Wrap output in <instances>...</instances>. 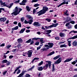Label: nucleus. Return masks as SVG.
<instances>
[{
	"label": "nucleus",
	"mask_w": 77,
	"mask_h": 77,
	"mask_svg": "<svg viewBox=\"0 0 77 77\" xmlns=\"http://www.w3.org/2000/svg\"><path fill=\"white\" fill-rule=\"evenodd\" d=\"M48 8L47 7L44 6L43 7V9L42 10L37 12V14H39L38 15V16H40L41 15H42V14H44L47 11H48Z\"/></svg>",
	"instance_id": "f257e3e1"
},
{
	"label": "nucleus",
	"mask_w": 77,
	"mask_h": 77,
	"mask_svg": "<svg viewBox=\"0 0 77 77\" xmlns=\"http://www.w3.org/2000/svg\"><path fill=\"white\" fill-rule=\"evenodd\" d=\"M23 9L20 8L18 9V7H16L15 8L14 11L11 14V15H12L13 16L14 14V15L16 16V15H17L19 14L20 12Z\"/></svg>",
	"instance_id": "f03ea898"
},
{
	"label": "nucleus",
	"mask_w": 77,
	"mask_h": 77,
	"mask_svg": "<svg viewBox=\"0 0 77 77\" xmlns=\"http://www.w3.org/2000/svg\"><path fill=\"white\" fill-rule=\"evenodd\" d=\"M32 51H33L32 50H30L28 51L27 54L28 55V57H31V56H32Z\"/></svg>",
	"instance_id": "7ed1b4c3"
},
{
	"label": "nucleus",
	"mask_w": 77,
	"mask_h": 77,
	"mask_svg": "<svg viewBox=\"0 0 77 77\" xmlns=\"http://www.w3.org/2000/svg\"><path fill=\"white\" fill-rule=\"evenodd\" d=\"M62 62V58L60 57L57 60L56 62L54 63V64H59L60 63V62Z\"/></svg>",
	"instance_id": "20e7f679"
},
{
	"label": "nucleus",
	"mask_w": 77,
	"mask_h": 77,
	"mask_svg": "<svg viewBox=\"0 0 77 77\" xmlns=\"http://www.w3.org/2000/svg\"><path fill=\"white\" fill-rule=\"evenodd\" d=\"M34 26H36L37 27H39L41 26V24L39 23L38 22H35L33 24Z\"/></svg>",
	"instance_id": "39448f33"
},
{
	"label": "nucleus",
	"mask_w": 77,
	"mask_h": 77,
	"mask_svg": "<svg viewBox=\"0 0 77 77\" xmlns=\"http://www.w3.org/2000/svg\"><path fill=\"white\" fill-rule=\"evenodd\" d=\"M46 63H48V68L50 69L51 68V62L50 61H46Z\"/></svg>",
	"instance_id": "423d86ee"
},
{
	"label": "nucleus",
	"mask_w": 77,
	"mask_h": 77,
	"mask_svg": "<svg viewBox=\"0 0 77 77\" xmlns=\"http://www.w3.org/2000/svg\"><path fill=\"white\" fill-rule=\"evenodd\" d=\"M48 64L47 63L45 64V65L43 67V69H44L45 70V69H47L48 68Z\"/></svg>",
	"instance_id": "0eeeda50"
},
{
	"label": "nucleus",
	"mask_w": 77,
	"mask_h": 77,
	"mask_svg": "<svg viewBox=\"0 0 77 77\" xmlns=\"http://www.w3.org/2000/svg\"><path fill=\"white\" fill-rule=\"evenodd\" d=\"M6 18L5 17L1 18H0V21L2 22H5L6 21Z\"/></svg>",
	"instance_id": "6e6552de"
},
{
	"label": "nucleus",
	"mask_w": 77,
	"mask_h": 77,
	"mask_svg": "<svg viewBox=\"0 0 77 77\" xmlns=\"http://www.w3.org/2000/svg\"><path fill=\"white\" fill-rule=\"evenodd\" d=\"M48 44L49 45V48H52L53 46L54 45V44L53 43H48Z\"/></svg>",
	"instance_id": "1a4fd4ad"
},
{
	"label": "nucleus",
	"mask_w": 77,
	"mask_h": 77,
	"mask_svg": "<svg viewBox=\"0 0 77 77\" xmlns=\"http://www.w3.org/2000/svg\"><path fill=\"white\" fill-rule=\"evenodd\" d=\"M76 38H77V35L75 36L72 37H71V38H69L68 39H67V41H68V40H69V39H76Z\"/></svg>",
	"instance_id": "9d476101"
},
{
	"label": "nucleus",
	"mask_w": 77,
	"mask_h": 77,
	"mask_svg": "<svg viewBox=\"0 0 77 77\" xmlns=\"http://www.w3.org/2000/svg\"><path fill=\"white\" fill-rule=\"evenodd\" d=\"M72 60V58L67 59L64 61V63H65L66 62H70V61H71V60Z\"/></svg>",
	"instance_id": "9b49d317"
},
{
	"label": "nucleus",
	"mask_w": 77,
	"mask_h": 77,
	"mask_svg": "<svg viewBox=\"0 0 77 77\" xmlns=\"http://www.w3.org/2000/svg\"><path fill=\"white\" fill-rule=\"evenodd\" d=\"M58 24H59L58 23H57L56 24L53 23V24L51 25V28H52V27H56V26H57Z\"/></svg>",
	"instance_id": "f8f14e48"
},
{
	"label": "nucleus",
	"mask_w": 77,
	"mask_h": 77,
	"mask_svg": "<svg viewBox=\"0 0 77 77\" xmlns=\"http://www.w3.org/2000/svg\"><path fill=\"white\" fill-rule=\"evenodd\" d=\"M17 42L19 44H21L23 42V39L21 38H18L17 40Z\"/></svg>",
	"instance_id": "ddd939ff"
},
{
	"label": "nucleus",
	"mask_w": 77,
	"mask_h": 77,
	"mask_svg": "<svg viewBox=\"0 0 77 77\" xmlns=\"http://www.w3.org/2000/svg\"><path fill=\"white\" fill-rule=\"evenodd\" d=\"M25 30H26V28H24L23 29H22L19 32L20 33H24V32L25 31Z\"/></svg>",
	"instance_id": "4468645a"
},
{
	"label": "nucleus",
	"mask_w": 77,
	"mask_h": 77,
	"mask_svg": "<svg viewBox=\"0 0 77 77\" xmlns=\"http://www.w3.org/2000/svg\"><path fill=\"white\" fill-rule=\"evenodd\" d=\"M71 18H69V20L68 19H67V20H66L65 22H63V23L64 24H65V23H68L69 21H71Z\"/></svg>",
	"instance_id": "2eb2a0df"
},
{
	"label": "nucleus",
	"mask_w": 77,
	"mask_h": 77,
	"mask_svg": "<svg viewBox=\"0 0 77 77\" xmlns=\"http://www.w3.org/2000/svg\"><path fill=\"white\" fill-rule=\"evenodd\" d=\"M0 4H1L0 5L1 6H5V3H6V2H3V1H2V0H0Z\"/></svg>",
	"instance_id": "dca6fc26"
},
{
	"label": "nucleus",
	"mask_w": 77,
	"mask_h": 77,
	"mask_svg": "<svg viewBox=\"0 0 77 77\" xmlns=\"http://www.w3.org/2000/svg\"><path fill=\"white\" fill-rule=\"evenodd\" d=\"M8 63V60H4L2 61V64H4L5 63Z\"/></svg>",
	"instance_id": "f3484780"
},
{
	"label": "nucleus",
	"mask_w": 77,
	"mask_h": 77,
	"mask_svg": "<svg viewBox=\"0 0 77 77\" xmlns=\"http://www.w3.org/2000/svg\"><path fill=\"white\" fill-rule=\"evenodd\" d=\"M34 68H35V66H32L31 68H30L27 70L28 71H32V69H33Z\"/></svg>",
	"instance_id": "a211bd4d"
},
{
	"label": "nucleus",
	"mask_w": 77,
	"mask_h": 77,
	"mask_svg": "<svg viewBox=\"0 0 77 77\" xmlns=\"http://www.w3.org/2000/svg\"><path fill=\"white\" fill-rule=\"evenodd\" d=\"M26 10L28 12H30L31 10L30 7L28 6H26Z\"/></svg>",
	"instance_id": "6ab92c4d"
},
{
	"label": "nucleus",
	"mask_w": 77,
	"mask_h": 77,
	"mask_svg": "<svg viewBox=\"0 0 77 77\" xmlns=\"http://www.w3.org/2000/svg\"><path fill=\"white\" fill-rule=\"evenodd\" d=\"M4 6H6V7H7V8H9V4L8 3L6 2V3H5V5H4Z\"/></svg>",
	"instance_id": "aec40b11"
},
{
	"label": "nucleus",
	"mask_w": 77,
	"mask_h": 77,
	"mask_svg": "<svg viewBox=\"0 0 77 77\" xmlns=\"http://www.w3.org/2000/svg\"><path fill=\"white\" fill-rule=\"evenodd\" d=\"M43 67L42 66L39 67L38 69V71H42L43 70Z\"/></svg>",
	"instance_id": "412c9836"
},
{
	"label": "nucleus",
	"mask_w": 77,
	"mask_h": 77,
	"mask_svg": "<svg viewBox=\"0 0 77 77\" xmlns=\"http://www.w3.org/2000/svg\"><path fill=\"white\" fill-rule=\"evenodd\" d=\"M59 35L60 37H65V35H64V33L60 32V33Z\"/></svg>",
	"instance_id": "4be33fe9"
},
{
	"label": "nucleus",
	"mask_w": 77,
	"mask_h": 77,
	"mask_svg": "<svg viewBox=\"0 0 77 77\" xmlns=\"http://www.w3.org/2000/svg\"><path fill=\"white\" fill-rule=\"evenodd\" d=\"M72 45L73 46H77V41H74L72 43Z\"/></svg>",
	"instance_id": "5701e85b"
},
{
	"label": "nucleus",
	"mask_w": 77,
	"mask_h": 77,
	"mask_svg": "<svg viewBox=\"0 0 77 77\" xmlns=\"http://www.w3.org/2000/svg\"><path fill=\"white\" fill-rule=\"evenodd\" d=\"M54 51H53L48 54L47 55V56H51V55L54 54Z\"/></svg>",
	"instance_id": "b1692460"
},
{
	"label": "nucleus",
	"mask_w": 77,
	"mask_h": 77,
	"mask_svg": "<svg viewBox=\"0 0 77 77\" xmlns=\"http://www.w3.org/2000/svg\"><path fill=\"white\" fill-rule=\"evenodd\" d=\"M18 26H17L12 29V30H18Z\"/></svg>",
	"instance_id": "393cba45"
},
{
	"label": "nucleus",
	"mask_w": 77,
	"mask_h": 77,
	"mask_svg": "<svg viewBox=\"0 0 77 77\" xmlns=\"http://www.w3.org/2000/svg\"><path fill=\"white\" fill-rule=\"evenodd\" d=\"M44 39L43 38H33L32 39V40H37L38 39Z\"/></svg>",
	"instance_id": "a878e982"
},
{
	"label": "nucleus",
	"mask_w": 77,
	"mask_h": 77,
	"mask_svg": "<svg viewBox=\"0 0 77 77\" xmlns=\"http://www.w3.org/2000/svg\"><path fill=\"white\" fill-rule=\"evenodd\" d=\"M54 64H52V72H54V70H55V68H54Z\"/></svg>",
	"instance_id": "bb28decb"
},
{
	"label": "nucleus",
	"mask_w": 77,
	"mask_h": 77,
	"mask_svg": "<svg viewBox=\"0 0 77 77\" xmlns=\"http://www.w3.org/2000/svg\"><path fill=\"white\" fill-rule=\"evenodd\" d=\"M72 32L74 33H77V31L72 30L69 32V34H71V33Z\"/></svg>",
	"instance_id": "cd10ccee"
},
{
	"label": "nucleus",
	"mask_w": 77,
	"mask_h": 77,
	"mask_svg": "<svg viewBox=\"0 0 77 77\" xmlns=\"http://www.w3.org/2000/svg\"><path fill=\"white\" fill-rule=\"evenodd\" d=\"M67 45L65 44L62 45H60V48H62L63 47H66Z\"/></svg>",
	"instance_id": "c85d7f7f"
},
{
	"label": "nucleus",
	"mask_w": 77,
	"mask_h": 77,
	"mask_svg": "<svg viewBox=\"0 0 77 77\" xmlns=\"http://www.w3.org/2000/svg\"><path fill=\"white\" fill-rule=\"evenodd\" d=\"M59 57H60V55H58L54 58L53 59L54 60H56V59H57L59 58Z\"/></svg>",
	"instance_id": "c756f323"
},
{
	"label": "nucleus",
	"mask_w": 77,
	"mask_h": 77,
	"mask_svg": "<svg viewBox=\"0 0 77 77\" xmlns=\"http://www.w3.org/2000/svg\"><path fill=\"white\" fill-rule=\"evenodd\" d=\"M39 58L37 57H35L34 58L33 60L32 61V63H33V62L35 60H39Z\"/></svg>",
	"instance_id": "7c9ffc66"
},
{
	"label": "nucleus",
	"mask_w": 77,
	"mask_h": 77,
	"mask_svg": "<svg viewBox=\"0 0 77 77\" xmlns=\"http://www.w3.org/2000/svg\"><path fill=\"white\" fill-rule=\"evenodd\" d=\"M26 17L28 18V19H33V18L31 16L27 15H26Z\"/></svg>",
	"instance_id": "2f4dec72"
},
{
	"label": "nucleus",
	"mask_w": 77,
	"mask_h": 77,
	"mask_svg": "<svg viewBox=\"0 0 77 77\" xmlns=\"http://www.w3.org/2000/svg\"><path fill=\"white\" fill-rule=\"evenodd\" d=\"M29 21H28L29 24H31L32 23L33 21V20L32 19L29 20Z\"/></svg>",
	"instance_id": "473e14b6"
},
{
	"label": "nucleus",
	"mask_w": 77,
	"mask_h": 77,
	"mask_svg": "<svg viewBox=\"0 0 77 77\" xmlns=\"http://www.w3.org/2000/svg\"><path fill=\"white\" fill-rule=\"evenodd\" d=\"M68 45L69 47H71V41H68Z\"/></svg>",
	"instance_id": "72a5a7b5"
},
{
	"label": "nucleus",
	"mask_w": 77,
	"mask_h": 77,
	"mask_svg": "<svg viewBox=\"0 0 77 77\" xmlns=\"http://www.w3.org/2000/svg\"><path fill=\"white\" fill-rule=\"evenodd\" d=\"M43 61H42L41 62L39 63L38 64V66H41V65H42L43 64Z\"/></svg>",
	"instance_id": "f704fd0d"
},
{
	"label": "nucleus",
	"mask_w": 77,
	"mask_h": 77,
	"mask_svg": "<svg viewBox=\"0 0 77 77\" xmlns=\"http://www.w3.org/2000/svg\"><path fill=\"white\" fill-rule=\"evenodd\" d=\"M45 28H46V29H49L50 28H51V25L49 26H45Z\"/></svg>",
	"instance_id": "c9c22d12"
},
{
	"label": "nucleus",
	"mask_w": 77,
	"mask_h": 77,
	"mask_svg": "<svg viewBox=\"0 0 77 77\" xmlns=\"http://www.w3.org/2000/svg\"><path fill=\"white\" fill-rule=\"evenodd\" d=\"M31 42V39H29L28 41L26 42V43H30Z\"/></svg>",
	"instance_id": "e433bc0d"
},
{
	"label": "nucleus",
	"mask_w": 77,
	"mask_h": 77,
	"mask_svg": "<svg viewBox=\"0 0 77 77\" xmlns=\"http://www.w3.org/2000/svg\"><path fill=\"white\" fill-rule=\"evenodd\" d=\"M31 76L30 75H29V74H26V75H25V77H30Z\"/></svg>",
	"instance_id": "4c0bfd02"
},
{
	"label": "nucleus",
	"mask_w": 77,
	"mask_h": 77,
	"mask_svg": "<svg viewBox=\"0 0 77 77\" xmlns=\"http://www.w3.org/2000/svg\"><path fill=\"white\" fill-rule=\"evenodd\" d=\"M45 20L46 21H47L48 22H50V21H51V19H48V18L46 19Z\"/></svg>",
	"instance_id": "58836bf2"
},
{
	"label": "nucleus",
	"mask_w": 77,
	"mask_h": 77,
	"mask_svg": "<svg viewBox=\"0 0 77 77\" xmlns=\"http://www.w3.org/2000/svg\"><path fill=\"white\" fill-rule=\"evenodd\" d=\"M23 75H24L22 73H22L21 74H19V75L18 76H19V77H21Z\"/></svg>",
	"instance_id": "ea45409f"
},
{
	"label": "nucleus",
	"mask_w": 77,
	"mask_h": 77,
	"mask_svg": "<svg viewBox=\"0 0 77 77\" xmlns=\"http://www.w3.org/2000/svg\"><path fill=\"white\" fill-rule=\"evenodd\" d=\"M70 23L72 24H75V21H71L70 22Z\"/></svg>",
	"instance_id": "a19ab883"
},
{
	"label": "nucleus",
	"mask_w": 77,
	"mask_h": 77,
	"mask_svg": "<svg viewBox=\"0 0 77 77\" xmlns=\"http://www.w3.org/2000/svg\"><path fill=\"white\" fill-rule=\"evenodd\" d=\"M63 3V5H65V4H66V5H68V2H66V1H64Z\"/></svg>",
	"instance_id": "79ce46f5"
},
{
	"label": "nucleus",
	"mask_w": 77,
	"mask_h": 77,
	"mask_svg": "<svg viewBox=\"0 0 77 77\" xmlns=\"http://www.w3.org/2000/svg\"><path fill=\"white\" fill-rule=\"evenodd\" d=\"M42 75V73L39 72L38 75V77H42V75Z\"/></svg>",
	"instance_id": "37998d69"
},
{
	"label": "nucleus",
	"mask_w": 77,
	"mask_h": 77,
	"mask_svg": "<svg viewBox=\"0 0 77 77\" xmlns=\"http://www.w3.org/2000/svg\"><path fill=\"white\" fill-rule=\"evenodd\" d=\"M51 30H46V32H48L49 33V34L50 33H51Z\"/></svg>",
	"instance_id": "c03bdc74"
},
{
	"label": "nucleus",
	"mask_w": 77,
	"mask_h": 77,
	"mask_svg": "<svg viewBox=\"0 0 77 77\" xmlns=\"http://www.w3.org/2000/svg\"><path fill=\"white\" fill-rule=\"evenodd\" d=\"M38 2V0H32L31 2L32 3H35V2Z\"/></svg>",
	"instance_id": "a18cd8bd"
},
{
	"label": "nucleus",
	"mask_w": 77,
	"mask_h": 77,
	"mask_svg": "<svg viewBox=\"0 0 77 77\" xmlns=\"http://www.w3.org/2000/svg\"><path fill=\"white\" fill-rule=\"evenodd\" d=\"M8 63L6 64L7 66H9V65H11V62L9 61H8Z\"/></svg>",
	"instance_id": "49530a36"
},
{
	"label": "nucleus",
	"mask_w": 77,
	"mask_h": 77,
	"mask_svg": "<svg viewBox=\"0 0 77 77\" xmlns=\"http://www.w3.org/2000/svg\"><path fill=\"white\" fill-rule=\"evenodd\" d=\"M39 6V4H37L34 5V7H38V6Z\"/></svg>",
	"instance_id": "de8ad7c7"
},
{
	"label": "nucleus",
	"mask_w": 77,
	"mask_h": 77,
	"mask_svg": "<svg viewBox=\"0 0 77 77\" xmlns=\"http://www.w3.org/2000/svg\"><path fill=\"white\" fill-rule=\"evenodd\" d=\"M14 5L13 3H12L11 4H10V6H9V8H10L12 7V6Z\"/></svg>",
	"instance_id": "09e8293b"
},
{
	"label": "nucleus",
	"mask_w": 77,
	"mask_h": 77,
	"mask_svg": "<svg viewBox=\"0 0 77 77\" xmlns=\"http://www.w3.org/2000/svg\"><path fill=\"white\" fill-rule=\"evenodd\" d=\"M33 44H34V41L33 40H32L31 41L30 45H32Z\"/></svg>",
	"instance_id": "8fccbe9b"
},
{
	"label": "nucleus",
	"mask_w": 77,
	"mask_h": 77,
	"mask_svg": "<svg viewBox=\"0 0 77 77\" xmlns=\"http://www.w3.org/2000/svg\"><path fill=\"white\" fill-rule=\"evenodd\" d=\"M6 47H7V48L8 49V48H10V47H11V45H8Z\"/></svg>",
	"instance_id": "3c124183"
},
{
	"label": "nucleus",
	"mask_w": 77,
	"mask_h": 77,
	"mask_svg": "<svg viewBox=\"0 0 77 77\" xmlns=\"http://www.w3.org/2000/svg\"><path fill=\"white\" fill-rule=\"evenodd\" d=\"M18 26L19 27H21V24L20 22H19L18 23Z\"/></svg>",
	"instance_id": "603ef678"
},
{
	"label": "nucleus",
	"mask_w": 77,
	"mask_h": 77,
	"mask_svg": "<svg viewBox=\"0 0 77 77\" xmlns=\"http://www.w3.org/2000/svg\"><path fill=\"white\" fill-rule=\"evenodd\" d=\"M39 44V42H36L35 43V45H38Z\"/></svg>",
	"instance_id": "864d4df0"
},
{
	"label": "nucleus",
	"mask_w": 77,
	"mask_h": 77,
	"mask_svg": "<svg viewBox=\"0 0 77 77\" xmlns=\"http://www.w3.org/2000/svg\"><path fill=\"white\" fill-rule=\"evenodd\" d=\"M63 5V2L61 4H60L59 5H58L57 6L58 8H59L60 6H61L62 5Z\"/></svg>",
	"instance_id": "5fc2aeb1"
},
{
	"label": "nucleus",
	"mask_w": 77,
	"mask_h": 77,
	"mask_svg": "<svg viewBox=\"0 0 77 77\" xmlns=\"http://www.w3.org/2000/svg\"><path fill=\"white\" fill-rule=\"evenodd\" d=\"M76 63V62L75 61H74L72 62L71 64H72V65H75Z\"/></svg>",
	"instance_id": "6e6d98bb"
},
{
	"label": "nucleus",
	"mask_w": 77,
	"mask_h": 77,
	"mask_svg": "<svg viewBox=\"0 0 77 77\" xmlns=\"http://www.w3.org/2000/svg\"><path fill=\"white\" fill-rule=\"evenodd\" d=\"M70 24V23L69 22L66 23V27H67L68 26H69V24Z\"/></svg>",
	"instance_id": "4d7b16f0"
},
{
	"label": "nucleus",
	"mask_w": 77,
	"mask_h": 77,
	"mask_svg": "<svg viewBox=\"0 0 77 77\" xmlns=\"http://www.w3.org/2000/svg\"><path fill=\"white\" fill-rule=\"evenodd\" d=\"M67 28L69 29H71V28H72V26L69 25V26H68Z\"/></svg>",
	"instance_id": "13d9d810"
},
{
	"label": "nucleus",
	"mask_w": 77,
	"mask_h": 77,
	"mask_svg": "<svg viewBox=\"0 0 77 77\" xmlns=\"http://www.w3.org/2000/svg\"><path fill=\"white\" fill-rule=\"evenodd\" d=\"M24 23L25 24H28V23H29V21H28L26 20H25L24 21Z\"/></svg>",
	"instance_id": "bf43d9fd"
},
{
	"label": "nucleus",
	"mask_w": 77,
	"mask_h": 77,
	"mask_svg": "<svg viewBox=\"0 0 77 77\" xmlns=\"http://www.w3.org/2000/svg\"><path fill=\"white\" fill-rule=\"evenodd\" d=\"M21 21H23L24 20V17H22L21 19Z\"/></svg>",
	"instance_id": "052dcab7"
},
{
	"label": "nucleus",
	"mask_w": 77,
	"mask_h": 77,
	"mask_svg": "<svg viewBox=\"0 0 77 77\" xmlns=\"http://www.w3.org/2000/svg\"><path fill=\"white\" fill-rule=\"evenodd\" d=\"M55 39L57 40H59L60 39V38H59V37H55Z\"/></svg>",
	"instance_id": "680f3d73"
},
{
	"label": "nucleus",
	"mask_w": 77,
	"mask_h": 77,
	"mask_svg": "<svg viewBox=\"0 0 77 77\" xmlns=\"http://www.w3.org/2000/svg\"><path fill=\"white\" fill-rule=\"evenodd\" d=\"M14 57L13 55H10L9 56V58L10 59H12Z\"/></svg>",
	"instance_id": "e2e57ef3"
},
{
	"label": "nucleus",
	"mask_w": 77,
	"mask_h": 77,
	"mask_svg": "<svg viewBox=\"0 0 77 77\" xmlns=\"http://www.w3.org/2000/svg\"><path fill=\"white\" fill-rule=\"evenodd\" d=\"M5 45L4 43L2 44L1 45H0V47H4Z\"/></svg>",
	"instance_id": "0e129e2a"
},
{
	"label": "nucleus",
	"mask_w": 77,
	"mask_h": 77,
	"mask_svg": "<svg viewBox=\"0 0 77 77\" xmlns=\"http://www.w3.org/2000/svg\"><path fill=\"white\" fill-rule=\"evenodd\" d=\"M22 3H27V1H26V0H23L22 2Z\"/></svg>",
	"instance_id": "69168bd1"
},
{
	"label": "nucleus",
	"mask_w": 77,
	"mask_h": 77,
	"mask_svg": "<svg viewBox=\"0 0 77 77\" xmlns=\"http://www.w3.org/2000/svg\"><path fill=\"white\" fill-rule=\"evenodd\" d=\"M26 33H29V32H30V30L27 29L26 30Z\"/></svg>",
	"instance_id": "338daca9"
},
{
	"label": "nucleus",
	"mask_w": 77,
	"mask_h": 77,
	"mask_svg": "<svg viewBox=\"0 0 77 77\" xmlns=\"http://www.w3.org/2000/svg\"><path fill=\"white\" fill-rule=\"evenodd\" d=\"M75 29H77V24H76L74 26Z\"/></svg>",
	"instance_id": "774afa93"
}]
</instances>
